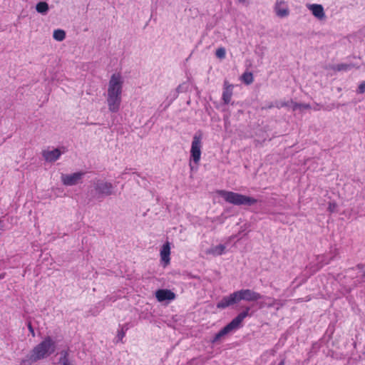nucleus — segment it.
<instances>
[{"label": "nucleus", "mask_w": 365, "mask_h": 365, "mask_svg": "<svg viewBox=\"0 0 365 365\" xmlns=\"http://www.w3.org/2000/svg\"><path fill=\"white\" fill-rule=\"evenodd\" d=\"M250 307H246L245 309L240 313L235 318H234L227 325L222 328L218 333H217L212 340L213 342H216L220 340L222 337L232 331L235 329H238L244 319L249 315Z\"/></svg>", "instance_id": "6"}, {"label": "nucleus", "mask_w": 365, "mask_h": 365, "mask_svg": "<svg viewBox=\"0 0 365 365\" xmlns=\"http://www.w3.org/2000/svg\"><path fill=\"white\" fill-rule=\"evenodd\" d=\"M233 86L230 84L227 81L224 83V89L222 93V100L225 104H228L232 96Z\"/></svg>", "instance_id": "14"}, {"label": "nucleus", "mask_w": 365, "mask_h": 365, "mask_svg": "<svg viewBox=\"0 0 365 365\" xmlns=\"http://www.w3.org/2000/svg\"><path fill=\"white\" fill-rule=\"evenodd\" d=\"M36 9L37 12L46 14L49 9L48 4L45 1H41L36 4Z\"/></svg>", "instance_id": "18"}, {"label": "nucleus", "mask_w": 365, "mask_h": 365, "mask_svg": "<svg viewBox=\"0 0 365 365\" xmlns=\"http://www.w3.org/2000/svg\"><path fill=\"white\" fill-rule=\"evenodd\" d=\"M292 107L291 100L290 101H277L274 103L270 104L268 108H272L276 107L277 108H281L283 107Z\"/></svg>", "instance_id": "17"}, {"label": "nucleus", "mask_w": 365, "mask_h": 365, "mask_svg": "<svg viewBox=\"0 0 365 365\" xmlns=\"http://www.w3.org/2000/svg\"><path fill=\"white\" fill-rule=\"evenodd\" d=\"M123 78L120 73H113L108 84L106 103L111 113H118L122 102Z\"/></svg>", "instance_id": "1"}, {"label": "nucleus", "mask_w": 365, "mask_h": 365, "mask_svg": "<svg viewBox=\"0 0 365 365\" xmlns=\"http://www.w3.org/2000/svg\"><path fill=\"white\" fill-rule=\"evenodd\" d=\"M356 92L360 94L364 93L365 92V81H362L360 83Z\"/></svg>", "instance_id": "25"}, {"label": "nucleus", "mask_w": 365, "mask_h": 365, "mask_svg": "<svg viewBox=\"0 0 365 365\" xmlns=\"http://www.w3.org/2000/svg\"><path fill=\"white\" fill-rule=\"evenodd\" d=\"M124 336H125V332L122 329L120 331L118 332V337L121 340L124 337Z\"/></svg>", "instance_id": "28"}, {"label": "nucleus", "mask_w": 365, "mask_h": 365, "mask_svg": "<svg viewBox=\"0 0 365 365\" xmlns=\"http://www.w3.org/2000/svg\"><path fill=\"white\" fill-rule=\"evenodd\" d=\"M4 277V274H0V279H3Z\"/></svg>", "instance_id": "32"}, {"label": "nucleus", "mask_w": 365, "mask_h": 365, "mask_svg": "<svg viewBox=\"0 0 365 365\" xmlns=\"http://www.w3.org/2000/svg\"><path fill=\"white\" fill-rule=\"evenodd\" d=\"M226 247L223 245H218L215 247H212L206 251L208 255L213 256H220L225 253Z\"/></svg>", "instance_id": "16"}, {"label": "nucleus", "mask_w": 365, "mask_h": 365, "mask_svg": "<svg viewBox=\"0 0 365 365\" xmlns=\"http://www.w3.org/2000/svg\"><path fill=\"white\" fill-rule=\"evenodd\" d=\"M329 262V261H325L323 262V264L318 268L319 269L320 267H322L324 264H328Z\"/></svg>", "instance_id": "29"}, {"label": "nucleus", "mask_w": 365, "mask_h": 365, "mask_svg": "<svg viewBox=\"0 0 365 365\" xmlns=\"http://www.w3.org/2000/svg\"><path fill=\"white\" fill-rule=\"evenodd\" d=\"M84 175V172H77L71 174H62L61 180L64 185L73 186L81 183Z\"/></svg>", "instance_id": "8"}, {"label": "nucleus", "mask_w": 365, "mask_h": 365, "mask_svg": "<svg viewBox=\"0 0 365 365\" xmlns=\"http://www.w3.org/2000/svg\"><path fill=\"white\" fill-rule=\"evenodd\" d=\"M38 360L33 359V352L31 351L29 356L21 360L19 365H31L32 363Z\"/></svg>", "instance_id": "22"}, {"label": "nucleus", "mask_w": 365, "mask_h": 365, "mask_svg": "<svg viewBox=\"0 0 365 365\" xmlns=\"http://www.w3.org/2000/svg\"><path fill=\"white\" fill-rule=\"evenodd\" d=\"M261 299L260 294L255 292L251 289H241L224 297L217 304V307L219 309H225L229 306L239 302L241 300L248 302L257 301Z\"/></svg>", "instance_id": "2"}, {"label": "nucleus", "mask_w": 365, "mask_h": 365, "mask_svg": "<svg viewBox=\"0 0 365 365\" xmlns=\"http://www.w3.org/2000/svg\"><path fill=\"white\" fill-rule=\"evenodd\" d=\"M160 259L164 262L165 266L168 265L170 261V245L169 242H166L160 249Z\"/></svg>", "instance_id": "12"}, {"label": "nucleus", "mask_w": 365, "mask_h": 365, "mask_svg": "<svg viewBox=\"0 0 365 365\" xmlns=\"http://www.w3.org/2000/svg\"><path fill=\"white\" fill-rule=\"evenodd\" d=\"M240 3L245 4L246 2V0H238Z\"/></svg>", "instance_id": "30"}, {"label": "nucleus", "mask_w": 365, "mask_h": 365, "mask_svg": "<svg viewBox=\"0 0 365 365\" xmlns=\"http://www.w3.org/2000/svg\"><path fill=\"white\" fill-rule=\"evenodd\" d=\"M336 207L337 205L335 202H329L328 209L330 212H333L336 211Z\"/></svg>", "instance_id": "26"}, {"label": "nucleus", "mask_w": 365, "mask_h": 365, "mask_svg": "<svg viewBox=\"0 0 365 365\" xmlns=\"http://www.w3.org/2000/svg\"><path fill=\"white\" fill-rule=\"evenodd\" d=\"M155 297L159 302L165 300H173L175 299V294L169 289H158L155 292Z\"/></svg>", "instance_id": "10"}, {"label": "nucleus", "mask_w": 365, "mask_h": 365, "mask_svg": "<svg viewBox=\"0 0 365 365\" xmlns=\"http://www.w3.org/2000/svg\"><path fill=\"white\" fill-rule=\"evenodd\" d=\"M57 365H73L72 361L69 357L68 350H62L59 353V359Z\"/></svg>", "instance_id": "15"}, {"label": "nucleus", "mask_w": 365, "mask_h": 365, "mask_svg": "<svg viewBox=\"0 0 365 365\" xmlns=\"http://www.w3.org/2000/svg\"><path fill=\"white\" fill-rule=\"evenodd\" d=\"M66 152V149L64 147L52 150L46 149L42 151V156L46 161L52 163L59 159L61 155Z\"/></svg>", "instance_id": "9"}, {"label": "nucleus", "mask_w": 365, "mask_h": 365, "mask_svg": "<svg viewBox=\"0 0 365 365\" xmlns=\"http://www.w3.org/2000/svg\"><path fill=\"white\" fill-rule=\"evenodd\" d=\"M201 149H202V134L195 133L192 138V141L190 148V166L192 168V162L196 165L200 163L201 158Z\"/></svg>", "instance_id": "7"}, {"label": "nucleus", "mask_w": 365, "mask_h": 365, "mask_svg": "<svg viewBox=\"0 0 365 365\" xmlns=\"http://www.w3.org/2000/svg\"><path fill=\"white\" fill-rule=\"evenodd\" d=\"M274 10L276 14L281 18L289 15L288 6L284 1H277L275 4Z\"/></svg>", "instance_id": "13"}, {"label": "nucleus", "mask_w": 365, "mask_h": 365, "mask_svg": "<svg viewBox=\"0 0 365 365\" xmlns=\"http://www.w3.org/2000/svg\"><path fill=\"white\" fill-rule=\"evenodd\" d=\"M53 37L58 41H62L66 38V33L62 29H56L53 31Z\"/></svg>", "instance_id": "19"}, {"label": "nucleus", "mask_w": 365, "mask_h": 365, "mask_svg": "<svg viewBox=\"0 0 365 365\" xmlns=\"http://www.w3.org/2000/svg\"><path fill=\"white\" fill-rule=\"evenodd\" d=\"M351 68V66L346 63H341L336 66V70L340 71H348Z\"/></svg>", "instance_id": "24"}, {"label": "nucleus", "mask_w": 365, "mask_h": 365, "mask_svg": "<svg viewBox=\"0 0 365 365\" xmlns=\"http://www.w3.org/2000/svg\"><path fill=\"white\" fill-rule=\"evenodd\" d=\"M215 55L218 58L223 59L225 58L226 51L223 47L218 48L216 50Z\"/></svg>", "instance_id": "23"}, {"label": "nucleus", "mask_w": 365, "mask_h": 365, "mask_svg": "<svg viewBox=\"0 0 365 365\" xmlns=\"http://www.w3.org/2000/svg\"><path fill=\"white\" fill-rule=\"evenodd\" d=\"M363 277L365 278V270L363 272Z\"/></svg>", "instance_id": "33"}, {"label": "nucleus", "mask_w": 365, "mask_h": 365, "mask_svg": "<svg viewBox=\"0 0 365 365\" xmlns=\"http://www.w3.org/2000/svg\"><path fill=\"white\" fill-rule=\"evenodd\" d=\"M307 8L312 11V14L319 20L324 19L325 13L324 8L321 4H308Z\"/></svg>", "instance_id": "11"}, {"label": "nucleus", "mask_w": 365, "mask_h": 365, "mask_svg": "<svg viewBox=\"0 0 365 365\" xmlns=\"http://www.w3.org/2000/svg\"><path fill=\"white\" fill-rule=\"evenodd\" d=\"M291 103H292V108L293 110L310 108V106L309 104L298 103L294 102L292 100H291Z\"/></svg>", "instance_id": "21"}, {"label": "nucleus", "mask_w": 365, "mask_h": 365, "mask_svg": "<svg viewBox=\"0 0 365 365\" xmlns=\"http://www.w3.org/2000/svg\"><path fill=\"white\" fill-rule=\"evenodd\" d=\"M28 328H29V331L31 333L32 336H35V333H34V329L32 327V325H31V322H28Z\"/></svg>", "instance_id": "27"}, {"label": "nucleus", "mask_w": 365, "mask_h": 365, "mask_svg": "<svg viewBox=\"0 0 365 365\" xmlns=\"http://www.w3.org/2000/svg\"><path fill=\"white\" fill-rule=\"evenodd\" d=\"M216 193L227 202L235 205H252L257 202V200L252 197L232 191L218 190L216 191Z\"/></svg>", "instance_id": "4"}, {"label": "nucleus", "mask_w": 365, "mask_h": 365, "mask_svg": "<svg viewBox=\"0 0 365 365\" xmlns=\"http://www.w3.org/2000/svg\"><path fill=\"white\" fill-rule=\"evenodd\" d=\"M241 78L242 81L247 85L251 84L254 81L253 75L252 73L250 72L244 73Z\"/></svg>", "instance_id": "20"}, {"label": "nucleus", "mask_w": 365, "mask_h": 365, "mask_svg": "<svg viewBox=\"0 0 365 365\" xmlns=\"http://www.w3.org/2000/svg\"><path fill=\"white\" fill-rule=\"evenodd\" d=\"M56 349V341L47 336L32 349L33 359L38 361L45 359L54 353Z\"/></svg>", "instance_id": "5"}, {"label": "nucleus", "mask_w": 365, "mask_h": 365, "mask_svg": "<svg viewBox=\"0 0 365 365\" xmlns=\"http://www.w3.org/2000/svg\"><path fill=\"white\" fill-rule=\"evenodd\" d=\"M113 193V184L101 179L93 180L88 190V195L91 199H99Z\"/></svg>", "instance_id": "3"}, {"label": "nucleus", "mask_w": 365, "mask_h": 365, "mask_svg": "<svg viewBox=\"0 0 365 365\" xmlns=\"http://www.w3.org/2000/svg\"><path fill=\"white\" fill-rule=\"evenodd\" d=\"M279 365H284V361L282 360Z\"/></svg>", "instance_id": "31"}]
</instances>
